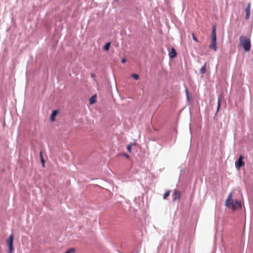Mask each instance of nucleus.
I'll return each instance as SVG.
<instances>
[{
	"label": "nucleus",
	"instance_id": "423d86ee",
	"mask_svg": "<svg viewBox=\"0 0 253 253\" xmlns=\"http://www.w3.org/2000/svg\"><path fill=\"white\" fill-rule=\"evenodd\" d=\"M250 9H251V3H249L246 9V18L247 19H249L250 15Z\"/></svg>",
	"mask_w": 253,
	"mask_h": 253
},
{
	"label": "nucleus",
	"instance_id": "6e6552de",
	"mask_svg": "<svg viewBox=\"0 0 253 253\" xmlns=\"http://www.w3.org/2000/svg\"><path fill=\"white\" fill-rule=\"evenodd\" d=\"M176 56V52L175 50L172 48L171 51L169 53V56L170 58H173Z\"/></svg>",
	"mask_w": 253,
	"mask_h": 253
},
{
	"label": "nucleus",
	"instance_id": "f03ea898",
	"mask_svg": "<svg viewBox=\"0 0 253 253\" xmlns=\"http://www.w3.org/2000/svg\"><path fill=\"white\" fill-rule=\"evenodd\" d=\"M240 43L246 51H249L251 48L250 39L246 36H241L239 39Z\"/></svg>",
	"mask_w": 253,
	"mask_h": 253
},
{
	"label": "nucleus",
	"instance_id": "1a4fd4ad",
	"mask_svg": "<svg viewBox=\"0 0 253 253\" xmlns=\"http://www.w3.org/2000/svg\"><path fill=\"white\" fill-rule=\"evenodd\" d=\"M57 113H58V111L57 110H54V111H53L52 112V114L51 115V116H50V121L51 122L54 121L55 117L57 115Z\"/></svg>",
	"mask_w": 253,
	"mask_h": 253
},
{
	"label": "nucleus",
	"instance_id": "f257e3e1",
	"mask_svg": "<svg viewBox=\"0 0 253 253\" xmlns=\"http://www.w3.org/2000/svg\"><path fill=\"white\" fill-rule=\"evenodd\" d=\"M232 194L230 193L225 202V206L232 210H236L241 208V203L237 200H233Z\"/></svg>",
	"mask_w": 253,
	"mask_h": 253
},
{
	"label": "nucleus",
	"instance_id": "7ed1b4c3",
	"mask_svg": "<svg viewBox=\"0 0 253 253\" xmlns=\"http://www.w3.org/2000/svg\"><path fill=\"white\" fill-rule=\"evenodd\" d=\"M211 43L210 45V48L213 49L214 51L216 50V27L215 26L212 27L211 32Z\"/></svg>",
	"mask_w": 253,
	"mask_h": 253
},
{
	"label": "nucleus",
	"instance_id": "6ab92c4d",
	"mask_svg": "<svg viewBox=\"0 0 253 253\" xmlns=\"http://www.w3.org/2000/svg\"><path fill=\"white\" fill-rule=\"evenodd\" d=\"M131 145H128L127 146V150L130 152H131Z\"/></svg>",
	"mask_w": 253,
	"mask_h": 253
},
{
	"label": "nucleus",
	"instance_id": "f3484780",
	"mask_svg": "<svg viewBox=\"0 0 253 253\" xmlns=\"http://www.w3.org/2000/svg\"><path fill=\"white\" fill-rule=\"evenodd\" d=\"M169 192H167L164 195V199H166L169 195Z\"/></svg>",
	"mask_w": 253,
	"mask_h": 253
},
{
	"label": "nucleus",
	"instance_id": "ddd939ff",
	"mask_svg": "<svg viewBox=\"0 0 253 253\" xmlns=\"http://www.w3.org/2000/svg\"><path fill=\"white\" fill-rule=\"evenodd\" d=\"M131 76L135 80H138L139 79V76L136 74H132Z\"/></svg>",
	"mask_w": 253,
	"mask_h": 253
},
{
	"label": "nucleus",
	"instance_id": "4468645a",
	"mask_svg": "<svg viewBox=\"0 0 253 253\" xmlns=\"http://www.w3.org/2000/svg\"><path fill=\"white\" fill-rule=\"evenodd\" d=\"M75 250L73 248L70 249L65 253H75Z\"/></svg>",
	"mask_w": 253,
	"mask_h": 253
},
{
	"label": "nucleus",
	"instance_id": "20e7f679",
	"mask_svg": "<svg viewBox=\"0 0 253 253\" xmlns=\"http://www.w3.org/2000/svg\"><path fill=\"white\" fill-rule=\"evenodd\" d=\"M13 236L12 235H11L6 241V244L8 246V251L7 253H12L13 251Z\"/></svg>",
	"mask_w": 253,
	"mask_h": 253
},
{
	"label": "nucleus",
	"instance_id": "4be33fe9",
	"mask_svg": "<svg viewBox=\"0 0 253 253\" xmlns=\"http://www.w3.org/2000/svg\"><path fill=\"white\" fill-rule=\"evenodd\" d=\"M126 157L127 158H128V156L127 155H126Z\"/></svg>",
	"mask_w": 253,
	"mask_h": 253
},
{
	"label": "nucleus",
	"instance_id": "a211bd4d",
	"mask_svg": "<svg viewBox=\"0 0 253 253\" xmlns=\"http://www.w3.org/2000/svg\"><path fill=\"white\" fill-rule=\"evenodd\" d=\"M192 37H193V39L196 42H198V39H197V38L195 36L194 34L193 33L192 34Z\"/></svg>",
	"mask_w": 253,
	"mask_h": 253
},
{
	"label": "nucleus",
	"instance_id": "2eb2a0df",
	"mask_svg": "<svg viewBox=\"0 0 253 253\" xmlns=\"http://www.w3.org/2000/svg\"><path fill=\"white\" fill-rule=\"evenodd\" d=\"M220 102H221V98H220V97H219L218 98L217 111L219 109V107L220 106Z\"/></svg>",
	"mask_w": 253,
	"mask_h": 253
},
{
	"label": "nucleus",
	"instance_id": "0eeeda50",
	"mask_svg": "<svg viewBox=\"0 0 253 253\" xmlns=\"http://www.w3.org/2000/svg\"><path fill=\"white\" fill-rule=\"evenodd\" d=\"M180 192L177 190H175L173 196V201H174L180 198Z\"/></svg>",
	"mask_w": 253,
	"mask_h": 253
},
{
	"label": "nucleus",
	"instance_id": "39448f33",
	"mask_svg": "<svg viewBox=\"0 0 253 253\" xmlns=\"http://www.w3.org/2000/svg\"><path fill=\"white\" fill-rule=\"evenodd\" d=\"M242 160L243 157L242 156H241L238 160L235 163L236 167L237 168L240 169L244 165V163Z\"/></svg>",
	"mask_w": 253,
	"mask_h": 253
},
{
	"label": "nucleus",
	"instance_id": "412c9836",
	"mask_svg": "<svg viewBox=\"0 0 253 253\" xmlns=\"http://www.w3.org/2000/svg\"><path fill=\"white\" fill-rule=\"evenodd\" d=\"M186 91L187 94H188V90H187V89H186Z\"/></svg>",
	"mask_w": 253,
	"mask_h": 253
},
{
	"label": "nucleus",
	"instance_id": "f8f14e48",
	"mask_svg": "<svg viewBox=\"0 0 253 253\" xmlns=\"http://www.w3.org/2000/svg\"><path fill=\"white\" fill-rule=\"evenodd\" d=\"M110 44H111L110 42H108V43H107L105 45V46H104V50H108L109 49L110 47Z\"/></svg>",
	"mask_w": 253,
	"mask_h": 253
},
{
	"label": "nucleus",
	"instance_id": "aec40b11",
	"mask_svg": "<svg viewBox=\"0 0 253 253\" xmlns=\"http://www.w3.org/2000/svg\"><path fill=\"white\" fill-rule=\"evenodd\" d=\"M126 59L125 58L122 59L121 62L122 63H126Z\"/></svg>",
	"mask_w": 253,
	"mask_h": 253
},
{
	"label": "nucleus",
	"instance_id": "9d476101",
	"mask_svg": "<svg viewBox=\"0 0 253 253\" xmlns=\"http://www.w3.org/2000/svg\"><path fill=\"white\" fill-rule=\"evenodd\" d=\"M96 98V95H93L89 99V103L90 104H92L95 102Z\"/></svg>",
	"mask_w": 253,
	"mask_h": 253
},
{
	"label": "nucleus",
	"instance_id": "9b49d317",
	"mask_svg": "<svg viewBox=\"0 0 253 253\" xmlns=\"http://www.w3.org/2000/svg\"><path fill=\"white\" fill-rule=\"evenodd\" d=\"M206 71V64H205L200 69V73L204 74Z\"/></svg>",
	"mask_w": 253,
	"mask_h": 253
},
{
	"label": "nucleus",
	"instance_id": "dca6fc26",
	"mask_svg": "<svg viewBox=\"0 0 253 253\" xmlns=\"http://www.w3.org/2000/svg\"><path fill=\"white\" fill-rule=\"evenodd\" d=\"M40 157H41V162L42 163V164L43 165H44V160L43 159V157H42V152L40 153Z\"/></svg>",
	"mask_w": 253,
	"mask_h": 253
}]
</instances>
